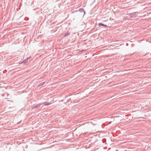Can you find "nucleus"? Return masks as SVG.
I'll return each instance as SVG.
<instances>
[{
  "mask_svg": "<svg viewBox=\"0 0 151 151\" xmlns=\"http://www.w3.org/2000/svg\"><path fill=\"white\" fill-rule=\"evenodd\" d=\"M138 14V12H135L130 13L129 14V16L131 17H136Z\"/></svg>",
  "mask_w": 151,
  "mask_h": 151,
  "instance_id": "f257e3e1",
  "label": "nucleus"
},
{
  "mask_svg": "<svg viewBox=\"0 0 151 151\" xmlns=\"http://www.w3.org/2000/svg\"><path fill=\"white\" fill-rule=\"evenodd\" d=\"M42 105V104H39L35 105L34 106L32 107V109H34L37 108L40 106V105Z\"/></svg>",
  "mask_w": 151,
  "mask_h": 151,
  "instance_id": "f03ea898",
  "label": "nucleus"
},
{
  "mask_svg": "<svg viewBox=\"0 0 151 151\" xmlns=\"http://www.w3.org/2000/svg\"><path fill=\"white\" fill-rule=\"evenodd\" d=\"M29 59V58H28V59H25L24 60H23L22 62H21L20 63H19V64H21V63H26L28 60Z\"/></svg>",
  "mask_w": 151,
  "mask_h": 151,
  "instance_id": "7ed1b4c3",
  "label": "nucleus"
},
{
  "mask_svg": "<svg viewBox=\"0 0 151 151\" xmlns=\"http://www.w3.org/2000/svg\"><path fill=\"white\" fill-rule=\"evenodd\" d=\"M70 35V33L69 32H68L65 33L64 35V37L68 36H69Z\"/></svg>",
  "mask_w": 151,
  "mask_h": 151,
  "instance_id": "20e7f679",
  "label": "nucleus"
},
{
  "mask_svg": "<svg viewBox=\"0 0 151 151\" xmlns=\"http://www.w3.org/2000/svg\"><path fill=\"white\" fill-rule=\"evenodd\" d=\"M79 11L81 12H83L84 13V14H85V12L83 9L82 8H80V9H79Z\"/></svg>",
  "mask_w": 151,
  "mask_h": 151,
  "instance_id": "39448f33",
  "label": "nucleus"
},
{
  "mask_svg": "<svg viewBox=\"0 0 151 151\" xmlns=\"http://www.w3.org/2000/svg\"><path fill=\"white\" fill-rule=\"evenodd\" d=\"M42 104H44L45 106H48L50 105V103H48L47 102H45L42 103Z\"/></svg>",
  "mask_w": 151,
  "mask_h": 151,
  "instance_id": "423d86ee",
  "label": "nucleus"
},
{
  "mask_svg": "<svg viewBox=\"0 0 151 151\" xmlns=\"http://www.w3.org/2000/svg\"><path fill=\"white\" fill-rule=\"evenodd\" d=\"M99 25L100 27L101 26H104V27H107V25H106L104 24H102V23H99Z\"/></svg>",
  "mask_w": 151,
  "mask_h": 151,
  "instance_id": "0eeeda50",
  "label": "nucleus"
},
{
  "mask_svg": "<svg viewBox=\"0 0 151 151\" xmlns=\"http://www.w3.org/2000/svg\"><path fill=\"white\" fill-rule=\"evenodd\" d=\"M40 84L41 85H42L43 84V83H41Z\"/></svg>",
  "mask_w": 151,
  "mask_h": 151,
  "instance_id": "6e6552de",
  "label": "nucleus"
},
{
  "mask_svg": "<svg viewBox=\"0 0 151 151\" xmlns=\"http://www.w3.org/2000/svg\"><path fill=\"white\" fill-rule=\"evenodd\" d=\"M77 11H78V10H76V11H75L74 12H77Z\"/></svg>",
  "mask_w": 151,
  "mask_h": 151,
  "instance_id": "1a4fd4ad",
  "label": "nucleus"
},
{
  "mask_svg": "<svg viewBox=\"0 0 151 151\" xmlns=\"http://www.w3.org/2000/svg\"><path fill=\"white\" fill-rule=\"evenodd\" d=\"M74 12H72V13L73 14V13H74Z\"/></svg>",
  "mask_w": 151,
  "mask_h": 151,
  "instance_id": "9d476101",
  "label": "nucleus"
},
{
  "mask_svg": "<svg viewBox=\"0 0 151 151\" xmlns=\"http://www.w3.org/2000/svg\"><path fill=\"white\" fill-rule=\"evenodd\" d=\"M128 45V44L127 43L126 45Z\"/></svg>",
  "mask_w": 151,
  "mask_h": 151,
  "instance_id": "9b49d317",
  "label": "nucleus"
}]
</instances>
